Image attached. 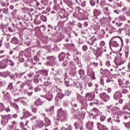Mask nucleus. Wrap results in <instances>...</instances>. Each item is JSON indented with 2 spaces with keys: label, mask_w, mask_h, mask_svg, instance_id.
Masks as SVG:
<instances>
[{
  "label": "nucleus",
  "mask_w": 130,
  "mask_h": 130,
  "mask_svg": "<svg viewBox=\"0 0 130 130\" xmlns=\"http://www.w3.org/2000/svg\"><path fill=\"white\" fill-rule=\"evenodd\" d=\"M100 98L104 102H107L110 100V96H109L106 92H102L99 94Z\"/></svg>",
  "instance_id": "nucleus-7"
},
{
  "label": "nucleus",
  "mask_w": 130,
  "mask_h": 130,
  "mask_svg": "<svg viewBox=\"0 0 130 130\" xmlns=\"http://www.w3.org/2000/svg\"><path fill=\"white\" fill-rule=\"evenodd\" d=\"M2 94H4V99L5 100H10L11 99V95L9 92H6L5 91H2Z\"/></svg>",
  "instance_id": "nucleus-21"
},
{
  "label": "nucleus",
  "mask_w": 130,
  "mask_h": 130,
  "mask_svg": "<svg viewBox=\"0 0 130 130\" xmlns=\"http://www.w3.org/2000/svg\"><path fill=\"white\" fill-rule=\"evenodd\" d=\"M103 12L106 16H109L110 12H109V9L108 7H105L103 9Z\"/></svg>",
  "instance_id": "nucleus-29"
},
{
  "label": "nucleus",
  "mask_w": 130,
  "mask_h": 130,
  "mask_svg": "<svg viewBox=\"0 0 130 130\" xmlns=\"http://www.w3.org/2000/svg\"><path fill=\"white\" fill-rule=\"evenodd\" d=\"M8 119L4 118V117L2 116V119L1 120V123L3 125H6L8 123Z\"/></svg>",
  "instance_id": "nucleus-33"
},
{
  "label": "nucleus",
  "mask_w": 130,
  "mask_h": 130,
  "mask_svg": "<svg viewBox=\"0 0 130 130\" xmlns=\"http://www.w3.org/2000/svg\"><path fill=\"white\" fill-rule=\"evenodd\" d=\"M77 74L76 71V65L72 61L69 62V74L71 76H75Z\"/></svg>",
  "instance_id": "nucleus-5"
},
{
  "label": "nucleus",
  "mask_w": 130,
  "mask_h": 130,
  "mask_svg": "<svg viewBox=\"0 0 130 130\" xmlns=\"http://www.w3.org/2000/svg\"><path fill=\"white\" fill-rule=\"evenodd\" d=\"M27 86L28 90H34L33 84H32V80L27 79L25 82L21 83L20 85L21 89H23L25 86Z\"/></svg>",
  "instance_id": "nucleus-3"
},
{
  "label": "nucleus",
  "mask_w": 130,
  "mask_h": 130,
  "mask_svg": "<svg viewBox=\"0 0 130 130\" xmlns=\"http://www.w3.org/2000/svg\"><path fill=\"white\" fill-rule=\"evenodd\" d=\"M27 76L29 79H31V78H33V77H35V75L34 74L33 72H31L27 74Z\"/></svg>",
  "instance_id": "nucleus-40"
},
{
  "label": "nucleus",
  "mask_w": 130,
  "mask_h": 130,
  "mask_svg": "<svg viewBox=\"0 0 130 130\" xmlns=\"http://www.w3.org/2000/svg\"><path fill=\"white\" fill-rule=\"evenodd\" d=\"M79 75H80V76H84V75H85V71H84V70L80 69L79 71Z\"/></svg>",
  "instance_id": "nucleus-55"
},
{
  "label": "nucleus",
  "mask_w": 130,
  "mask_h": 130,
  "mask_svg": "<svg viewBox=\"0 0 130 130\" xmlns=\"http://www.w3.org/2000/svg\"><path fill=\"white\" fill-rule=\"evenodd\" d=\"M59 60L60 61H62L63 59H64V57H66V54L63 52H61L58 56Z\"/></svg>",
  "instance_id": "nucleus-26"
},
{
  "label": "nucleus",
  "mask_w": 130,
  "mask_h": 130,
  "mask_svg": "<svg viewBox=\"0 0 130 130\" xmlns=\"http://www.w3.org/2000/svg\"><path fill=\"white\" fill-rule=\"evenodd\" d=\"M40 74H41V75H43V76H47V71L44 70H41L40 71Z\"/></svg>",
  "instance_id": "nucleus-44"
},
{
  "label": "nucleus",
  "mask_w": 130,
  "mask_h": 130,
  "mask_svg": "<svg viewBox=\"0 0 130 130\" xmlns=\"http://www.w3.org/2000/svg\"><path fill=\"white\" fill-rule=\"evenodd\" d=\"M94 125V122L92 121H88L86 124V128L87 129L92 130L93 129V126Z\"/></svg>",
  "instance_id": "nucleus-17"
},
{
  "label": "nucleus",
  "mask_w": 130,
  "mask_h": 130,
  "mask_svg": "<svg viewBox=\"0 0 130 130\" xmlns=\"http://www.w3.org/2000/svg\"><path fill=\"white\" fill-rule=\"evenodd\" d=\"M5 110V106L4 104L0 103V112H2Z\"/></svg>",
  "instance_id": "nucleus-46"
},
{
  "label": "nucleus",
  "mask_w": 130,
  "mask_h": 130,
  "mask_svg": "<svg viewBox=\"0 0 130 130\" xmlns=\"http://www.w3.org/2000/svg\"><path fill=\"white\" fill-rule=\"evenodd\" d=\"M81 104L82 105L81 109H87V107H88V104L87 103V101L86 100L81 101Z\"/></svg>",
  "instance_id": "nucleus-19"
},
{
  "label": "nucleus",
  "mask_w": 130,
  "mask_h": 130,
  "mask_svg": "<svg viewBox=\"0 0 130 130\" xmlns=\"http://www.w3.org/2000/svg\"><path fill=\"white\" fill-rule=\"evenodd\" d=\"M26 72H23L21 73L18 74V73H15L14 75H13V77L16 76V78L17 79H21L23 75H25Z\"/></svg>",
  "instance_id": "nucleus-22"
},
{
  "label": "nucleus",
  "mask_w": 130,
  "mask_h": 130,
  "mask_svg": "<svg viewBox=\"0 0 130 130\" xmlns=\"http://www.w3.org/2000/svg\"><path fill=\"white\" fill-rule=\"evenodd\" d=\"M8 62L9 60L8 59H4L0 62V69H6L8 67Z\"/></svg>",
  "instance_id": "nucleus-9"
},
{
  "label": "nucleus",
  "mask_w": 130,
  "mask_h": 130,
  "mask_svg": "<svg viewBox=\"0 0 130 130\" xmlns=\"http://www.w3.org/2000/svg\"><path fill=\"white\" fill-rule=\"evenodd\" d=\"M29 102V100H28V99L26 98H21L20 100L21 103H22V104H23V105H27L26 102Z\"/></svg>",
  "instance_id": "nucleus-23"
},
{
  "label": "nucleus",
  "mask_w": 130,
  "mask_h": 130,
  "mask_svg": "<svg viewBox=\"0 0 130 130\" xmlns=\"http://www.w3.org/2000/svg\"><path fill=\"white\" fill-rule=\"evenodd\" d=\"M66 79H64V83L65 85L67 87H76V83H75V81H73V79H70L69 81L66 80Z\"/></svg>",
  "instance_id": "nucleus-8"
},
{
  "label": "nucleus",
  "mask_w": 130,
  "mask_h": 130,
  "mask_svg": "<svg viewBox=\"0 0 130 130\" xmlns=\"http://www.w3.org/2000/svg\"><path fill=\"white\" fill-rule=\"evenodd\" d=\"M65 94L67 96H70L72 94V90L70 89H67L65 90Z\"/></svg>",
  "instance_id": "nucleus-50"
},
{
  "label": "nucleus",
  "mask_w": 130,
  "mask_h": 130,
  "mask_svg": "<svg viewBox=\"0 0 130 130\" xmlns=\"http://www.w3.org/2000/svg\"><path fill=\"white\" fill-rule=\"evenodd\" d=\"M34 83L35 84H38L39 83V79L37 77H35L32 79Z\"/></svg>",
  "instance_id": "nucleus-54"
},
{
  "label": "nucleus",
  "mask_w": 130,
  "mask_h": 130,
  "mask_svg": "<svg viewBox=\"0 0 130 130\" xmlns=\"http://www.w3.org/2000/svg\"><path fill=\"white\" fill-rule=\"evenodd\" d=\"M40 86H42V85H38L37 87L35 88V92H38V91H41V88H39Z\"/></svg>",
  "instance_id": "nucleus-57"
},
{
  "label": "nucleus",
  "mask_w": 130,
  "mask_h": 130,
  "mask_svg": "<svg viewBox=\"0 0 130 130\" xmlns=\"http://www.w3.org/2000/svg\"><path fill=\"white\" fill-rule=\"evenodd\" d=\"M118 19L119 20V21H125V17L123 16H120L118 18Z\"/></svg>",
  "instance_id": "nucleus-64"
},
{
  "label": "nucleus",
  "mask_w": 130,
  "mask_h": 130,
  "mask_svg": "<svg viewBox=\"0 0 130 130\" xmlns=\"http://www.w3.org/2000/svg\"><path fill=\"white\" fill-rule=\"evenodd\" d=\"M121 41L122 44H123V40L120 37H113L109 42V46L111 49V47H118L119 46L118 43Z\"/></svg>",
  "instance_id": "nucleus-1"
},
{
  "label": "nucleus",
  "mask_w": 130,
  "mask_h": 130,
  "mask_svg": "<svg viewBox=\"0 0 130 130\" xmlns=\"http://www.w3.org/2000/svg\"><path fill=\"white\" fill-rule=\"evenodd\" d=\"M100 73L101 75H103V76H105V77H108L109 75V74L110 73V72L109 70L107 69H103L102 68L101 69Z\"/></svg>",
  "instance_id": "nucleus-14"
},
{
  "label": "nucleus",
  "mask_w": 130,
  "mask_h": 130,
  "mask_svg": "<svg viewBox=\"0 0 130 130\" xmlns=\"http://www.w3.org/2000/svg\"><path fill=\"white\" fill-rule=\"evenodd\" d=\"M124 62H125V58L123 57L122 56H118L115 58V63L116 66L123 64Z\"/></svg>",
  "instance_id": "nucleus-6"
},
{
  "label": "nucleus",
  "mask_w": 130,
  "mask_h": 130,
  "mask_svg": "<svg viewBox=\"0 0 130 130\" xmlns=\"http://www.w3.org/2000/svg\"><path fill=\"white\" fill-rule=\"evenodd\" d=\"M40 59L38 57V56L36 55L34 56V59L32 60V61H34V62H38V61H39Z\"/></svg>",
  "instance_id": "nucleus-53"
},
{
  "label": "nucleus",
  "mask_w": 130,
  "mask_h": 130,
  "mask_svg": "<svg viewBox=\"0 0 130 130\" xmlns=\"http://www.w3.org/2000/svg\"><path fill=\"white\" fill-rule=\"evenodd\" d=\"M31 111L33 112V113H36L37 112V108L34 107H31Z\"/></svg>",
  "instance_id": "nucleus-58"
},
{
  "label": "nucleus",
  "mask_w": 130,
  "mask_h": 130,
  "mask_svg": "<svg viewBox=\"0 0 130 130\" xmlns=\"http://www.w3.org/2000/svg\"><path fill=\"white\" fill-rule=\"evenodd\" d=\"M3 10V14H5V15H7V14L9 13V9L4 8Z\"/></svg>",
  "instance_id": "nucleus-59"
},
{
  "label": "nucleus",
  "mask_w": 130,
  "mask_h": 130,
  "mask_svg": "<svg viewBox=\"0 0 130 130\" xmlns=\"http://www.w3.org/2000/svg\"><path fill=\"white\" fill-rule=\"evenodd\" d=\"M93 14L95 16V17L100 16V15H101V11L100 10H98V9H94L93 10Z\"/></svg>",
  "instance_id": "nucleus-31"
},
{
  "label": "nucleus",
  "mask_w": 130,
  "mask_h": 130,
  "mask_svg": "<svg viewBox=\"0 0 130 130\" xmlns=\"http://www.w3.org/2000/svg\"><path fill=\"white\" fill-rule=\"evenodd\" d=\"M93 104H96V105H103L104 104L98 100H95V101L93 102Z\"/></svg>",
  "instance_id": "nucleus-47"
},
{
  "label": "nucleus",
  "mask_w": 130,
  "mask_h": 130,
  "mask_svg": "<svg viewBox=\"0 0 130 130\" xmlns=\"http://www.w3.org/2000/svg\"><path fill=\"white\" fill-rule=\"evenodd\" d=\"M31 114L29 111H25L23 114V117L27 118V117H29V116H31Z\"/></svg>",
  "instance_id": "nucleus-35"
},
{
  "label": "nucleus",
  "mask_w": 130,
  "mask_h": 130,
  "mask_svg": "<svg viewBox=\"0 0 130 130\" xmlns=\"http://www.w3.org/2000/svg\"><path fill=\"white\" fill-rule=\"evenodd\" d=\"M10 42L13 44H18V43H19V40H18V39L16 37H14L12 39Z\"/></svg>",
  "instance_id": "nucleus-28"
},
{
  "label": "nucleus",
  "mask_w": 130,
  "mask_h": 130,
  "mask_svg": "<svg viewBox=\"0 0 130 130\" xmlns=\"http://www.w3.org/2000/svg\"><path fill=\"white\" fill-rule=\"evenodd\" d=\"M101 50L103 51V52H109V51L107 50V48H106L105 46L102 47Z\"/></svg>",
  "instance_id": "nucleus-51"
},
{
  "label": "nucleus",
  "mask_w": 130,
  "mask_h": 130,
  "mask_svg": "<svg viewBox=\"0 0 130 130\" xmlns=\"http://www.w3.org/2000/svg\"><path fill=\"white\" fill-rule=\"evenodd\" d=\"M4 35L6 37L7 41H9L11 39V35L5 34Z\"/></svg>",
  "instance_id": "nucleus-63"
},
{
  "label": "nucleus",
  "mask_w": 130,
  "mask_h": 130,
  "mask_svg": "<svg viewBox=\"0 0 130 130\" xmlns=\"http://www.w3.org/2000/svg\"><path fill=\"white\" fill-rule=\"evenodd\" d=\"M121 97H122L121 93L118 91L116 92L114 94V99L115 100H118V99L121 98Z\"/></svg>",
  "instance_id": "nucleus-20"
},
{
  "label": "nucleus",
  "mask_w": 130,
  "mask_h": 130,
  "mask_svg": "<svg viewBox=\"0 0 130 130\" xmlns=\"http://www.w3.org/2000/svg\"><path fill=\"white\" fill-rule=\"evenodd\" d=\"M45 121L46 122L45 126L46 127H48L49 125L51 124V122H50V120L48 119V118H45Z\"/></svg>",
  "instance_id": "nucleus-30"
},
{
  "label": "nucleus",
  "mask_w": 130,
  "mask_h": 130,
  "mask_svg": "<svg viewBox=\"0 0 130 130\" xmlns=\"http://www.w3.org/2000/svg\"><path fill=\"white\" fill-rule=\"evenodd\" d=\"M74 126L76 129L83 130L84 129V126H83V124H82V122H79L78 123H75Z\"/></svg>",
  "instance_id": "nucleus-15"
},
{
  "label": "nucleus",
  "mask_w": 130,
  "mask_h": 130,
  "mask_svg": "<svg viewBox=\"0 0 130 130\" xmlns=\"http://www.w3.org/2000/svg\"><path fill=\"white\" fill-rule=\"evenodd\" d=\"M73 17L78 18V19H83L84 18V13L81 12V11L78 13L74 12L73 13Z\"/></svg>",
  "instance_id": "nucleus-12"
},
{
  "label": "nucleus",
  "mask_w": 130,
  "mask_h": 130,
  "mask_svg": "<svg viewBox=\"0 0 130 130\" xmlns=\"http://www.w3.org/2000/svg\"><path fill=\"white\" fill-rule=\"evenodd\" d=\"M98 39L97 38H95V37H92L90 39L89 41H88V43L90 45H93V43L97 41Z\"/></svg>",
  "instance_id": "nucleus-24"
},
{
  "label": "nucleus",
  "mask_w": 130,
  "mask_h": 130,
  "mask_svg": "<svg viewBox=\"0 0 130 130\" xmlns=\"http://www.w3.org/2000/svg\"><path fill=\"white\" fill-rule=\"evenodd\" d=\"M64 96V94L62 93V90L60 89V91L57 93L55 100V101L58 102L60 99H62V98Z\"/></svg>",
  "instance_id": "nucleus-11"
},
{
  "label": "nucleus",
  "mask_w": 130,
  "mask_h": 130,
  "mask_svg": "<svg viewBox=\"0 0 130 130\" xmlns=\"http://www.w3.org/2000/svg\"><path fill=\"white\" fill-rule=\"evenodd\" d=\"M23 55H24L25 57H30L31 56V49L27 48L23 51L20 52Z\"/></svg>",
  "instance_id": "nucleus-10"
},
{
  "label": "nucleus",
  "mask_w": 130,
  "mask_h": 130,
  "mask_svg": "<svg viewBox=\"0 0 130 130\" xmlns=\"http://www.w3.org/2000/svg\"><path fill=\"white\" fill-rule=\"evenodd\" d=\"M47 59H48L49 62H52V63H54L55 61V58L53 56H48L47 57Z\"/></svg>",
  "instance_id": "nucleus-32"
},
{
  "label": "nucleus",
  "mask_w": 130,
  "mask_h": 130,
  "mask_svg": "<svg viewBox=\"0 0 130 130\" xmlns=\"http://www.w3.org/2000/svg\"><path fill=\"white\" fill-rule=\"evenodd\" d=\"M85 98L89 100V101H92L94 99V94L91 92L87 93L85 95Z\"/></svg>",
  "instance_id": "nucleus-16"
},
{
  "label": "nucleus",
  "mask_w": 130,
  "mask_h": 130,
  "mask_svg": "<svg viewBox=\"0 0 130 130\" xmlns=\"http://www.w3.org/2000/svg\"><path fill=\"white\" fill-rule=\"evenodd\" d=\"M16 125H17V123L15 121H12L11 122V124L9 125V126L12 128H14V127H16Z\"/></svg>",
  "instance_id": "nucleus-36"
},
{
  "label": "nucleus",
  "mask_w": 130,
  "mask_h": 130,
  "mask_svg": "<svg viewBox=\"0 0 130 130\" xmlns=\"http://www.w3.org/2000/svg\"><path fill=\"white\" fill-rule=\"evenodd\" d=\"M18 60L20 62H24V61H25L24 57L23 56V55L22 54V53H21V52L19 53V55L18 56Z\"/></svg>",
  "instance_id": "nucleus-27"
},
{
  "label": "nucleus",
  "mask_w": 130,
  "mask_h": 130,
  "mask_svg": "<svg viewBox=\"0 0 130 130\" xmlns=\"http://www.w3.org/2000/svg\"><path fill=\"white\" fill-rule=\"evenodd\" d=\"M35 105L36 106H40V105H42V102L40 99L37 100L35 102Z\"/></svg>",
  "instance_id": "nucleus-34"
},
{
  "label": "nucleus",
  "mask_w": 130,
  "mask_h": 130,
  "mask_svg": "<svg viewBox=\"0 0 130 130\" xmlns=\"http://www.w3.org/2000/svg\"><path fill=\"white\" fill-rule=\"evenodd\" d=\"M100 5L101 7H104V6H106V1L105 0H101L100 3Z\"/></svg>",
  "instance_id": "nucleus-45"
},
{
  "label": "nucleus",
  "mask_w": 130,
  "mask_h": 130,
  "mask_svg": "<svg viewBox=\"0 0 130 130\" xmlns=\"http://www.w3.org/2000/svg\"><path fill=\"white\" fill-rule=\"evenodd\" d=\"M125 127L127 129L130 128V122L124 123Z\"/></svg>",
  "instance_id": "nucleus-61"
},
{
  "label": "nucleus",
  "mask_w": 130,
  "mask_h": 130,
  "mask_svg": "<svg viewBox=\"0 0 130 130\" xmlns=\"http://www.w3.org/2000/svg\"><path fill=\"white\" fill-rule=\"evenodd\" d=\"M13 107L15 108L17 112H19V106L16 103L12 104Z\"/></svg>",
  "instance_id": "nucleus-42"
},
{
  "label": "nucleus",
  "mask_w": 130,
  "mask_h": 130,
  "mask_svg": "<svg viewBox=\"0 0 130 130\" xmlns=\"http://www.w3.org/2000/svg\"><path fill=\"white\" fill-rule=\"evenodd\" d=\"M72 9H74V10H75V11H76V12H78V13H79V12H81V11H82V9H81V8H80V7L77 6L76 7H72Z\"/></svg>",
  "instance_id": "nucleus-49"
},
{
  "label": "nucleus",
  "mask_w": 130,
  "mask_h": 130,
  "mask_svg": "<svg viewBox=\"0 0 130 130\" xmlns=\"http://www.w3.org/2000/svg\"><path fill=\"white\" fill-rule=\"evenodd\" d=\"M81 34L82 35V37L83 38H85V39L87 40V38L88 37V35H89V34L88 33H86L85 31H81Z\"/></svg>",
  "instance_id": "nucleus-37"
},
{
  "label": "nucleus",
  "mask_w": 130,
  "mask_h": 130,
  "mask_svg": "<svg viewBox=\"0 0 130 130\" xmlns=\"http://www.w3.org/2000/svg\"><path fill=\"white\" fill-rule=\"evenodd\" d=\"M95 114H98L99 113V110L96 108H93V111Z\"/></svg>",
  "instance_id": "nucleus-60"
},
{
  "label": "nucleus",
  "mask_w": 130,
  "mask_h": 130,
  "mask_svg": "<svg viewBox=\"0 0 130 130\" xmlns=\"http://www.w3.org/2000/svg\"><path fill=\"white\" fill-rule=\"evenodd\" d=\"M106 119V116L104 115H101L100 117V121H104L105 119Z\"/></svg>",
  "instance_id": "nucleus-62"
},
{
  "label": "nucleus",
  "mask_w": 130,
  "mask_h": 130,
  "mask_svg": "<svg viewBox=\"0 0 130 130\" xmlns=\"http://www.w3.org/2000/svg\"><path fill=\"white\" fill-rule=\"evenodd\" d=\"M9 74V72H1L0 73V76L1 77H4V78H7L8 77V75Z\"/></svg>",
  "instance_id": "nucleus-38"
},
{
  "label": "nucleus",
  "mask_w": 130,
  "mask_h": 130,
  "mask_svg": "<svg viewBox=\"0 0 130 130\" xmlns=\"http://www.w3.org/2000/svg\"><path fill=\"white\" fill-rule=\"evenodd\" d=\"M37 62H34L32 59H27L25 64L26 68H29L31 64H37Z\"/></svg>",
  "instance_id": "nucleus-13"
},
{
  "label": "nucleus",
  "mask_w": 130,
  "mask_h": 130,
  "mask_svg": "<svg viewBox=\"0 0 130 130\" xmlns=\"http://www.w3.org/2000/svg\"><path fill=\"white\" fill-rule=\"evenodd\" d=\"M66 22V21L63 20L62 21H60L58 23V26H59V27H60V28H63V26L64 25V22Z\"/></svg>",
  "instance_id": "nucleus-48"
},
{
  "label": "nucleus",
  "mask_w": 130,
  "mask_h": 130,
  "mask_svg": "<svg viewBox=\"0 0 130 130\" xmlns=\"http://www.w3.org/2000/svg\"><path fill=\"white\" fill-rule=\"evenodd\" d=\"M40 19L43 22H46L47 21V17L44 15H41Z\"/></svg>",
  "instance_id": "nucleus-43"
},
{
  "label": "nucleus",
  "mask_w": 130,
  "mask_h": 130,
  "mask_svg": "<svg viewBox=\"0 0 130 130\" xmlns=\"http://www.w3.org/2000/svg\"><path fill=\"white\" fill-rule=\"evenodd\" d=\"M111 54H112L111 52H108V53L106 54V58H107V59H109V60L111 59Z\"/></svg>",
  "instance_id": "nucleus-39"
},
{
  "label": "nucleus",
  "mask_w": 130,
  "mask_h": 130,
  "mask_svg": "<svg viewBox=\"0 0 130 130\" xmlns=\"http://www.w3.org/2000/svg\"><path fill=\"white\" fill-rule=\"evenodd\" d=\"M123 110L130 111V101L125 104V106L123 107Z\"/></svg>",
  "instance_id": "nucleus-25"
},
{
  "label": "nucleus",
  "mask_w": 130,
  "mask_h": 130,
  "mask_svg": "<svg viewBox=\"0 0 130 130\" xmlns=\"http://www.w3.org/2000/svg\"><path fill=\"white\" fill-rule=\"evenodd\" d=\"M55 90V87H53L52 89L51 88H49V87H45L44 88V92H46V94L45 95L46 99L49 101H51L52 99H53V91L52 90Z\"/></svg>",
  "instance_id": "nucleus-2"
},
{
  "label": "nucleus",
  "mask_w": 130,
  "mask_h": 130,
  "mask_svg": "<svg viewBox=\"0 0 130 130\" xmlns=\"http://www.w3.org/2000/svg\"><path fill=\"white\" fill-rule=\"evenodd\" d=\"M90 66H91L92 67H94V68H97V67H98V62H92L90 63Z\"/></svg>",
  "instance_id": "nucleus-52"
},
{
  "label": "nucleus",
  "mask_w": 130,
  "mask_h": 130,
  "mask_svg": "<svg viewBox=\"0 0 130 130\" xmlns=\"http://www.w3.org/2000/svg\"><path fill=\"white\" fill-rule=\"evenodd\" d=\"M56 75H61L62 74V70L61 69H59L55 71Z\"/></svg>",
  "instance_id": "nucleus-56"
},
{
  "label": "nucleus",
  "mask_w": 130,
  "mask_h": 130,
  "mask_svg": "<svg viewBox=\"0 0 130 130\" xmlns=\"http://www.w3.org/2000/svg\"><path fill=\"white\" fill-rule=\"evenodd\" d=\"M14 89V86H13V82H10L8 86L7 90H13Z\"/></svg>",
  "instance_id": "nucleus-41"
},
{
  "label": "nucleus",
  "mask_w": 130,
  "mask_h": 130,
  "mask_svg": "<svg viewBox=\"0 0 130 130\" xmlns=\"http://www.w3.org/2000/svg\"><path fill=\"white\" fill-rule=\"evenodd\" d=\"M87 74L88 76H90L92 80L96 79V77H95V73L93 71L90 69L87 70Z\"/></svg>",
  "instance_id": "nucleus-18"
},
{
  "label": "nucleus",
  "mask_w": 130,
  "mask_h": 130,
  "mask_svg": "<svg viewBox=\"0 0 130 130\" xmlns=\"http://www.w3.org/2000/svg\"><path fill=\"white\" fill-rule=\"evenodd\" d=\"M57 116L59 120L61 121H64L67 119V112L62 109H60L57 112Z\"/></svg>",
  "instance_id": "nucleus-4"
}]
</instances>
